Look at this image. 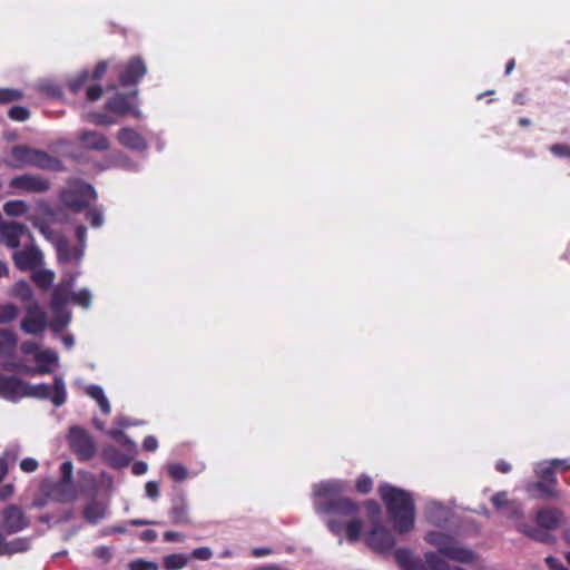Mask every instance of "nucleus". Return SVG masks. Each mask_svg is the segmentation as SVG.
<instances>
[{
  "label": "nucleus",
  "mask_w": 570,
  "mask_h": 570,
  "mask_svg": "<svg viewBox=\"0 0 570 570\" xmlns=\"http://www.w3.org/2000/svg\"><path fill=\"white\" fill-rule=\"evenodd\" d=\"M344 484L340 481H325L314 487L315 510L330 514L327 528L334 535H341L345 530L348 542H357L363 530L360 517L361 504L350 498L341 497Z\"/></svg>",
  "instance_id": "obj_1"
},
{
  "label": "nucleus",
  "mask_w": 570,
  "mask_h": 570,
  "mask_svg": "<svg viewBox=\"0 0 570 570\" xmlns=\"http://www.w3.org/2000/svg\"><path fill=\"white\" fill-rule=\"evenodd\" d=\"M379 493L395 531L400 534L411 531L415 522V505L411 493L387 483L380 485Z\"/></svg>",
  "instance_id": "obj_2"
},
{
  "label": "nucleus",
  "mask_w": 570,
  "mask_h": 570,
  "mask_svg": "<svg viewBox=\"0 0 570 570\" xmlns=\"http://www.w3.org/2000/svg\"><path fill=\"white\" fill-rule=\"evenodd\" d=\"M425 540L431 546L436 547L440 554L450 560L472 563L476 559V554L472 550L459 547L455 539L444 532L431 531L426 534Z\"/></svg>",
  "instance_id": "obj_3"
},
{
  "label": "nucleus",
  "mask_w": 570,
  "mask_h": 570,
  "mask_svg": "<svg viewBox=\"0 0 570 570\" xmlns=\"http://www.w3.org/2000/svg\"><path fill=\"white\" fill-rule=\"evenodd\" d=\"M95 188L87 183L78 181L60 194V199L66 207L79 213L87 208L91 200L96 199Z\"/></svg>",
  "instance_id": "obj_4"
},
{
  "label": "nucleus",
  "mask_w": 570,
  "mask_h": 570,
  "mask_svg": "<svg viewBox=\"0 0 570 570\" xmlns=\"http://www.w3.org/2000/svg\"><path fill=\"white\" fill-rule=\"evenodd\" d=\"M68 443L72 453L79 461H89L97 452V445L91 434L81 426L69 429Z\"/></svg>",
  "instance_id": "obj_5"
},
{
  "label": "nucleus",
  "mask_w": 570,
  "mask_h": 570,
  "mask_svg": "<svg viewBox=\"0 0 570 570\" xmlns=\"http://www.w3.org/2000/svg\"><path fill=\"white\" fill-rule=\"evenodd\" d=\"M31 396L41 400L50 399L56 406L65 404L67 399L66 387L63 380L56 376L53 380V386L41 383L37 385H29L24 383L23 397Z\"/></svg>",
  "instance_id": "obj_6"
},
{
  "label": "nucleus",
  "mask_w": 570,
  "mask_h": 570,
  "mask_svg": "<svg viewBox=\"0 0 570 570\" xmlns=\"http://www.w3.org/2000/svg\"><path fill=\"white\" fill-rule=\"evenodd\" d=\"M121 87L136 86L147 72V67L141 57H131L124 63L115 67Z\"/></svg>",
  "instance_id": "obj_7"
},
{
  "label": "nucleus",
  "mask_w": 570,
  "mask_h": 570,
  "mask_svg": "<svg viewBox=\"0 0 570 570\" xmlns=\"http://www.w3.org/2000/svg\"><path fill=\"white\" fill-rule=\"evenodd\" d=\"M9 187L16 191L42 194L50 189L51 183L48 178L38 174H22L12 177Z\"/></svg>",
  "instance_id": "obj_8"
},
{
  "label": "nucleus",
  "mask_w": 570,
  "mask_h": 570,
  "mask_svg": "<svg viewBox=\"0 0 570 570\" xmlns=\"http://www.w3.org/2000/svg\"><path fill=\"white\" fill-rule=\"evenodd\" d=\"M30 525V520L17 504H9L1 511L0 529L7 534L18 533Z\"/></svg>",
  "instance_id": "obj_9"
},
{
  "label": "nucleus",
  "mask_w": 570,
  "mask_h": 570,
  "mask_svg": "<svg viewBox=\"0 0 570 570\" xmlns=\"http://www.w3.org/2000/svg\"><path fill=\"white\" fill-rule=\"evenodd\" d=\"M137 90L128 94L116 92L112 97L107 99L105 108L117 116L130 114L135 118H139L140 111L137 108Z\"/></svg>",
  "instance_id": "obj_10"
},
{
  "label": "nucleus",
  "mask_w": 570,
  "mask_h": 570,
  "mask_svg": "<svg viewBox=\"0 0 570 570\" xmlns=\"http://www.w3.org/2000/svg\"><path fill=\"white\" fill-rule=\"evenodd\" d=\"M20 327L26 334L31 335L40 334L47 327L46 313L37 302L26 306V316L22 318Z\"/></svg>",
  "instance_id": "obj_11"
},
{
  "label": "nucleus",
  "mask_w": 570,
  "mask_h": 570,
  "mask_svg": "<svg viewBox=\"0 0 570 570\" xmlns=\"http://www.w3.org/2000/svg\"><path fill=\"white\" fill-rule=\"evenodd\" d=\"M365 541L373 551L379 553H387L395 546L394 535L382 524H374Z\"/></svg>",
  "instance_id": "obj_12"
},
{
  "label": "nucleus",
  "mask_w": 570,
  "mask_h": 570,
  "mask_svg": "<svg viewBox=\"0 0 570 570\" xmlns=\"http://www.w3.org/2000/svg\"><path fill=\"white\" fill-rule=\"evenodd\" d=\"M23 236L32 238L26 225L17 222L0 223V240L7 247L18 248Z\"/></svg>",
  "instance_id": "obj_13"
},
{
  "label": "nucleus",
  "mask_w": 570,
  "mask_h": 570,
  "mask_svg": "<svg viewBox=\"0 0 570 570\" xmlns=\"http://www.w3.org/2000/svg\"><path fill=\"white\" fill-rule=\"evenodd\" d=\"M13 263L19 271H33L42 264V254L36 246H28L12 255Z\"/></svg>",
  "instance_id": "obj_14"
},
{
  "label": "nucleus",
  "mask_w": 570,
  "mask_h": 570,
  "mask_svg": "<svg viewBox=\"0 0 570 570\" xmlns=\"http://www.w3.org/2000/svg\"><path fill=\"white\" fill-rule=\"evenodd\" d=\"M24 382L18 376L0 373V396L10 401L23 397Z\"/></svg>",
  "instance_id": "obj_15"
},
{
  "label": "nucleus",
  "mask_w": 570,
  "mask_h": 570,
  "mask_svg": "<svg viewBox=\"0 0 570 570\" xmlns=\"http://www.w3.org/2000/svg\"><path fill=\"white\" fill-rule=\"evenodd\" d=\"M117 140L120 145L131 150L144 151L147 149L146 139L132 128H121L117 132Z\"/></svg>",
  "instance_id": "obj_16"
},
{
  "label": "nucleus",
  "mask_w": 570,
  "mask_h": 570,
  "mask_svg": "<svg viewBox=\"0 0 570 570\" xmlns=\"http://www.w3.org/2000/svg\"><path fill=\"white\" fill-rule=\"evenodd\" d=\"M525 490L531 499H557L559 497L557 484H550L542 480L528 483Z\"/></svg>",
  "instance_id": "obj_17"
},
{
  "label": "nucleus",
  "mask_w": 570,
  "mask_h": 570,
  "mask_svg": "<svg viewBox=\"0 0 570 570\" xmlns=\"http://www.w3.org/2000/svg\"><path fill=\"white\" fill-rule=\"evenodd\" d=\"M31 166L41 170L55 173L63 171L66 169L59 158L53 157L47 151L40 149H36Z\"/></svg>",
  "instance_id": "obj_18"
},
{
  "label": "nucleus",
  "mask_w": 570,
  "mask_h": 570,
  "mask_svg": "<svg viewBox=\"0 0 570 570\" xmlns=\"http://www.w3.org/2000/svg\"><path fill=\"white\" fill-rule=\"evenodd\" d=\"M79 141L85 148L95 151H106L110 147L109 140L105 135L91 130L82 131L79 135Z\"/></svg>",
  "instance_id": "obj_19"
},
{
  "label": "nucleus",
  "mask_w": 570,
  "mask_h": 570,
  "mask_svg": "<svg viewBox=\"0 0 570 570\" xmlns=\"http://www.w3.org/2000/svg\"><path fill=\"white\" fill-rule=\"evenodd\" d=\"M36 149L26 145H16L11 148V157L13 161L10 166L20 169L24 166H31Z\"/></svg>",
  "instance_id": "obj_20"
},
{
  "label": "nucleus",
  "mask_w": 570,
  "mask_h": 570,
  "mask_svg": "<svg viewBox=\"0 0 570 570\" xmlns=\"http://www.w3.org/2000/svg\"><path fill=\"white\" fill-rule=\"evenodd\" d=\"M560 519L561 512L554 508H542L535 515L537 523L546 530L557 529L559 527Z\"/></svg>",
  "instance_id": "obj_21"
},
{
  "label": "nucleus",
  "mask_w": 570,
  "mask_h": 570,
  "mask_svg": "<svg viewBox=\"0 0 570 570\" xmlns=\"http://www.w3.org/2000/svg\"><path fill=\"white\" fill-rule=\"evenodd\" d=\"M49 495L58 502H70L76 498L72 483L58 481L51 485Z\"/></svg>",
  "instance_id": "obj_22"
},
{
  "label": "nucleus",
  "mask_w": 570,
  "mask_h": 570,
  "mask_svg": "<svg viewBox=\"0 0 570 570\" xmlns=\"http://www.w3.org/2000/svg\"><path fill=\"white\" fill-rule=\"evenodd\" d=\"M101 456L112 468H124L130 462V458L114 445L105 446Z\"/></svg>",
  "instance_id": "obj_23"
},
{
  "label": "nucleus",
  "mask_w": 570,
  "mask_h": 570,
  "mask_svg": "<svg viewBox=\"0 0 570 570\" xmlns=\"http://www.w3.org/2000/svg\"><path fill=\"white\" fill-rule=\"evenodd\" d=\"M169 515L174 524L189 523L188 507L186 500L183 497L173 500Z\"/></svg>",
  "instance_id": "obj_24"
},
{
  "label": "nucleus",
  "mask_w": 570,
  "mask_h": 570,
  "mask_svg": "<svg viewBox=\"0 0 570 570\" xmlns=\"http://www.w3.org/2000/svg\"><path fill=\"white\" fill-rule=\"evenodd\" d=\"M17 334L9 330L0 327V357L11 356L17 347Z\"/></svg>",
  "instance_id": "obj_25"
},
{
  "label": "nucleus",
  "mask_w": 570,
  "mask_h": 570,
  "mask_svg": "<svg viewBox=\"0 0 570 570\" xmlns=\"http://www.w3.org/2000/svg\"><path fill=\"white\" fill-rule=\"evenodd\" d=\"M491 502L493 507H495L497 509L505 508L509 518H519L522 514L520 508L514 502H510L508 500L507 492L502 491L495 493L494 495H492Z\"/></svg>",
  "instance_id": "obj_26"
},
{
  "label": "nucleus",
  "mask_w": 570,
  "mask_h": 570,
  "mask_svg": "<svg viewBox=\"0 0 570 570\" xmlns=\"http://www.w3.org/2000/svg\"><path fill=\"white\" fill-rule=\"evenodd\" d=\"M71 302L70 285H58L51 294L50 306L51 309L58 313V309Z\"/></svg>",
  "instance_id": "obj_27"
},
{
  "label": "nucleus",
  "mask_w": 570,
  "mask_h": 570,
  "mask_svg": "<svg viewBox=\"0 0 570 570\" xmlns=\"http://www.w3.org/2000/svg\"><path fill=\"white\" fill-rule=\"evenodd\" d=\"M86 393L98 403L101 412L105 415H108L110 413L111 407L109 401L106 397L104 390L99 385H88L86 387Z\"/></svg>",
  "instance_id": "obj_28"
},
{
  "label": "nucleus",
  "mask_w": 570,
  "mask_h": 570,
  "mask_svg": "<svg viewBox=\"0 0 570 570\" xmlns=\"http://www.w3.org/2000/svg\"><path fill=\"white\" fill-rule=\"evenodd\" d=\"M3 368L7 371H17V372L26 373L28 375L51 373V368L48 365L42 364V363H39L36 367H30L22 363H9V364H4Z\"/></svg>",
  "instance_id": "obj_29"
},
{
  "label": "nucleus",
  "mask_w": 570,
  "mask_h": 570,
  "mask_svg": "<svg viewBox=\"0 0 570 570\" xmlns=\"http://www.w3.org/2000/svg\"><path fill=\"white\" fill-rule=\"evenodd\" d=\"M395 560L402 570H413L414 564L423 563L420 559H414L412 553L406 548H399L394 552Z\"/></svg>",
  "instance_id": "obj_30"
},
{
  "label": "nucleus",
  "mask_w": 570,
  "mask_h": 570,
  "mask_svg": "<svg viewBox=\"0 0 570 570\" xmlns=\"http://www.w3.org/2000/svg\"><path fill=\"white\" fill-rule=\"evenodd\" d=\"M11 295L28 305L36 302L32 289L26 281L17 282L12 287Z\"/></svg>",
  "instance_id": "obj_31"
},
{
  "label": "nucleus",
  "mask_w": 570,
  "mask_h": 570,
  "mask_svg": "<svg viewBox=\"0 0 570 570\" xmlns=\"http://www.w3.org/2000/svg\"><path fill=\"white\" fill-rule=\"evenodd\" d=\"M424 561L430 570H465L456 566H450L446 561L440 558L438 553L431 551L424 554Z\"/></svg>",
  "instance_id": "obj_32"
},
{
  "label": "nucleus",
  "mask_w": 570,
  "mask_h": 570,
  "mask_svg": "<svg viewBox=\"0 0 570 570\" xmlns=\"http://www.w3.org/2000/svg\"><path fill=\"white\" fill-rule=\"evenodd\" d=\"M519 531H521L522 533H524L525 535H528L529 538L535 540V541H539V542H543V543H547V542H550L551 541V535L550 533L546 530V529H539V528H533L531 525H528V524H520L518 527Z\"/></svg>",
  "instance_id": "obj_33"
},
{
  "label": "nucleus",
  "mask_w": 570,
  "mask_h": 570,
  "mask_svg": "<svg viewBox=\"0 0 570 570\" xmlns=\"http://www.w3.org/2000/svg\"><path fill=\"white\" fill-rule=\"evenodd\" d=\"M104 517L105 509L97 502H90L83 509V518L91 524H97Z\"/></svg>",
  "instance_id": "obj_34"
},
{
  "label": "nucleus",
  "mask_w": 570,
  "mask_h": 570,
  "mask_svg": "<svg viewBox=\"0 0 570 570\" xmlns=\"http://www.w3.org/2000/svg\"><path fill=\"white\" fill-rule=\"evenodd\" d=\"M188 560V556L183 553H171L164 558L163 567L166 570H179L187 566Z\"/></svg>",
  "instance_id": "obj_35"
},
{
  "label": "nucleus",
  "mask_w": 570,
  "mask_h": 570,
  "mask_svg": "<svg viewBox=\"0 0 570 570\" xmlns=\"http://www.w3.org/2000/svg\"><path fill=\"white\" fill-rule=\"evenodd\" d=\"M29 209L24 200H9L3 205V212L7 216L19 217L24 215Z\"/></svg>",
  "instance_id": "obj_36"
},
{
  "label": "nucleus",
  "mask_w": 570,
  "mask_h": 570,
  "mask_svg": "<svg viewBox=\"0 0 570 570\" xmlns=\"http://www.w3.org/2000/svg\"><path fill=\"white\" fill-rule=\"evenodd\" d=\"M55 279V273L49 269L35 271L32 273V281L41 289H47L51 286Z\"/></svg>",
  "instance_id": "obj_37"
},
{
  "label": "nucleus",
  "mask_w": 570,
  "mask_h": 570,
  "mask_svg": "<svg viewBox=\"0 0 570 570\" xmlns=\"http://www.w3.org/2000/svg\"><path fill=\"white\" fill-rule=\"evenodd\" d=\"M89 81V72L87 70H82L77 73L73 78L68 80L67 87L69 91L73 95L79 94Z\"/></svg>",
  "instance_id": "obj_38"
},
{
  "label": "nucleus",
  "mask_w": 570,
  "mask_h": 570,
  "mask_svg": "<svg viewBox=\"0 0 570 570\" xmlns=\"http://www.w3.org/2000/svg\"><path fill=\"white\" fill-rule=\"evenodd\" d=\"M86 121L94 124L96 126H110L116 124V119L102 111H91L88 112L85 117Z\"/></svg>",
  "instance_id": "obj_39"
},
{
  "label": "nucleus",
  "mask_w": 570,
  "mask_h": 570,
  "mask_svg": "<svg viewBox=\"0 0 570 570\" xmlns=\"http://www.w3.org/2000/svg\"><path fill=\"white\" fill-rule=\"evenodd\" d=\"M56 249H57V258L59 262L68 263L72 261V247H70L69 242L65 237H60L56 242Z\"/></svg>",
  "instance_id": "obj_40"
},
{
  "label": "nucleus",
  "mask_w": 570,
  "mask_h": 570,
  "mask_svg": "<svg viewBox=\"0 0 570 570\" xmlns=\"http://www.w3.org/2000/svg\"><path fill=\"white\" fill-rule=\"evenodd\" d=\"M19 315L18 307L12 303L0 304V324H9Z\"/></svg>",
  "instance_id": "obj_41"
},
{
  "label": "nucleus",
  "mask_w": 570,
  "mask_h": 570,
  "mask_svg": "<svg viewBox=\"0 0 570 570\" xmlns=\"http://www.w3.org/2000/svg\"><path fill=\"white\" fill-rule=\"evenodd\" d=\"M167 472L175 482H183L188 478V470L180 463L168 464Z\"/></svg>",
  "instance_id": "obj_42"
},
{
  "label": "nucleus",
  "mask_w": 570,
  "mask_h": 570,
  "mask_svg": "<svg viewBox=\"0 0 570 570\" xmlns=\"http://www.w3.org/2000/svg\"><path fill=\"white\" fill-rule=\"evenodd\" d=\"M363 505L366 509V513H367L370 520L372 521L373 525L374 524H381L380 523V518H381V512L382 511H381V507L377 503V501H375V500H366V501H364Z\"/></svg>",
  "instance_id": "obj_43"
},
{
  "label": "nucleus",
  "mask_w": 570,
  "mask_h": 570,
  "mask_svg": "<svg viewBox=\"0 0 570 570\" xmlns=\"http://www.w3.org/2000/svg\"><path fill=\"white\" fill-rule=\"evenodd\" d=\"M373 490V480L370 475L363 473L355 480V491L360 494H368Z\"/></svg>",
  "instance_id": "obj_44"
},
{
  "label": "nucleus",
  "mask_w": 570,
  "mask_h": 570,
  "mask_svg": "<svg viewBox=\"0 0 570 570\" xmlns=\"http://www.w3.org/2000/svg\"><path fill=\"white\" fill-rule=\"evenodd\" d=\"M535 473L539 480L550 482V484H558L556 470L553 469V465H551L550 463L538 468L535 470Z\"/></svg>",
  "instance_id": "obj_45"
},
{
  "label": "nucleus",
  "mask_w": 570,
  "mask_h": 570,
  "mask_svg": "<svg viewBox=\"0 0 570 570\" xmlns=\"http://www.w3.org/2000/svg\"><path fill=\"white\" fill-rule=\"evenodd\" d=\"M71 302L83 308H88L91 304V294L88 289L82 288L76 293H71Z\"/></svg>",
  "instance_id": "obj_46"
},
{
  "label": "nucleus",
  "mask_w": 570,
  "mask_h": 570,
  "mask_svg": "<svg viewBox=\"0 0 570 570\" xmlns=\"http://www.w3.org/2000/svg\"><path fill=\"white\" fill-rule=\"evenodd\" d=\"M8 116L14 121H26L30 117V111L22 106H13L9 109Z\"/></svg>",
  "instance_id": "obj_47"
},
{
  "label": "nucleus",
  "mask_w": 570,
  "mask_h": 570,
  "mask_svg": "<svg viewBox=\"0 0 570 570\" xmlns=\"http://www.w3.org/2000/svg\"><path fill=\"white\" fill-rule=\"evenodd\" d=\"M86 219L89 222L91 227L98 228L104 224V217L100 209L92 207L86 213Z\"/></svg>",
  "instance_id": "obj_48"
},
{
  "label": "nucleus",
  "mask_w": 570,
  "mask_h": 570,
  "mask_svg": "<svg viewBox=\"0 0 570 570\" xmlns=\"http://www.w3.org/2000/svg\"><path fill=\"white\" fill-rule=\"evenodd\" d=\"M22 98L21 91L17 89H0V104L18 101Z\"/></svg>",
  "instance_id": "obj_49"
},
{
  "label": "nucleus",
  "mask_w": 570,
  "mask_h": 570,
  "mask_svg": "<svg viewBox=\"0 0 570 570\" xmlns=\"http://www.w3.org/2000/svg\"><path fill=\"white\" fill-rule=\"evenodd\" d=\"M104 89L100 85H89L86 87V99L88 101H97L101 98Z\"/></svg>",
  "instance_id": "obj_50"
},
{
  "label": "nucleus",
  "mask_w": 570,
  "mask_h": 570,
  "mask_svg": "<svg viewBox=\"0 0 570 570\" xmlns=\"http://www.w3.org/2000/svg\"><path fill=\"white\" fill-rule=\"evenodd\" d=\"M36 361L38 363H42V364H52L58 361V356L55 352H52L50 350L39 351L36 354Z\"/></svg>",
  "instance_id": "obj_51"
},
{
  "label": "nucleus",
  "mask_w": 570,
  "mask_h": 570,
  "mask_svg": "<svg viewBox=\"0 0 570 570\" xmlns=\"http://www.w3.org/2000/svg\"><path fill=\"white\" fill-rule=\"evenodd\" d=\"M551 154L559 158H570V146L567 144H553L549 147Z\"/></svg>",
  "instance_id": "obj_52"
},
{
  "label": "nucleus",
  "mask_w": 570,
  "mask_h": 570,
  "mask_svg": "<svg viewBox=\"0 0 570 570\" xmlns=\"http://www.w3.org/2000/svg\"><path fill=\"white\" fill-rule=\"evenodd\" d=\"M107 69H108V62H107L106 60H101V61H99V62L96 65V67H95V69H94V71H92V73H91V75H89V79H91V80H94V81H99V80H101V78H102V77H104V75L106 73Z\"/></svg>",
  "instance_id": "obj_53"
},
{
  "label": "nucleus",
  "mask_w": 570,
  "mask_h": 570,
  "mask_svg": "<svg viewBox=\"0 0 570 570\" xmlns=\"http://www.w3.org/2000/svg\"><path fill=\"white\" fill-rule=\"evenodd\" d=\"M72 463L70 461H66L60 466L61 479L59 481L72 483Z\"/></svg>",
  "instance_id": "obj_54"
},
{
  "label": "nucleus",
  "mask_w": 570,
  "mask_h": 570,
  "mask_svg": "<svg viewBox=\"0 0 570 570\" xmlns=\"http://www.w3.org/2000/svg\"><path fill=\"white\" fill-rule=\"evenodd\" d=\"M39 466V463L33 458H24L20 462V469L26 473H32L35 472Z\"/></svg>",
  "instance_id": "obj_55"
},
{
  "label": "nucleus",
  "mask_w": 570,
  "mask_h": 570,
  "mask_svg": "<svg viewBox=\"0 0 570 570\" xmlns=\"http://www.w3.org/2000/svg\"><path fill=\"white\" fill-rule=\"evenodd\" d=\"M213 556L208 547H200L193 550L190 557L198 560H209Z\"/></svg>",
  "instance_id": "obj_56"
},
{
  "label": "nucleus",
  "mask_w": 570,
  "mask_h": 570,
  "mask_svg": "<svg viewBox=\"0 0 570 570\" xmlns=\"http://www.w3.org/2000/svg\"><path fill=\"white\" fill-rule=\"evenodd\" d=\"M131 570H157V564L145 560H136L130 563Z\"/></svg>",
  "instance_id": "obj_57"
},
{
  "label": "nucleus",
  "mask_w": 570,
  "mask_h": 570,
  "mask_svg": "<svg viewBox=\"0 0 570 570\" xmlns=\"http://www.w3.org/2000/svg\"><path fill=\"white\" fill-rule=\"evenodd\" d=\"M20 351L26 355H30V354L36 355L39 352V346L33 341H24L20 345Z\"/></svg>",
  "instance_id": "obj_58"
},
{
  "label": "nucleus",
  "mask_w": 570,
  "mask_h": 570,
  "mask_svg": "<svg viewBox=\"0 0 570 570\" xmlns=\"http://www.w3.org/2000/svg\"><path fill=\"white\" fill-rule=\"evenodd\" d=\"M544 561L549 570H569L561 561L552 556L547 557Z\"/></svg>",
  "instance_id": "obj_59"
},
{
  "label": "nucleus",
  "mask_w": 570,
  "mask_h": 570,
  "mask_svg": "<svg viewBox=\"0 0 570 570\" xmlns=\"http://www.w3.org/2000/svg\"><path fill=\"white\" fill-rule=\"evenodd\" d=\"M146 494L153 499L156 500L159 497V485L156 481H149L145 485Z\"/></svg>",
  "instance_id": "obj_60"
},
{
  "label": "nucleus",
  "mask_w": 570,
  "mask_h": 570,
  "mask_svg": "<svg viewBox=\"0 0 570 570\" xmlns=\"http://www.w3.org/2000/svg\"><path fill=\"white\" fill-rule=\"evenodd\" d=\"M69 323V314L68 313H61V314H58L53 324H52V327L56 330V331H60L62 330L63 327L67 326V324Z\"/></svg>",
  "instance_id": "obj_61"
},
{
  "label": "nucleus",
  "mask_w": 570,
  "mask_h": 570,
  "mask_svg": "<svg viewBox=\"0 0 570 570\" xmlns=\"http://www.w3.org/2000/svg\"><path fill=\"white\" fill-rule=\"evenodd\" d=\"M142 448L145 451L153 452L158 448V441L155 436L148 435L145 438L142 442Z\"/></svg>",
  "instance_id": "obj_62"
},
{
  "label": "nucleus",
  "mask_w": 570,
  "mask_h": 570,
  "mask_svg": "<svg viewBox=\"0 0 570 570\" xmlns=\"http://www.w3.org/2000/svg\"><path fill=\"white\" fill-rule=\"evenodd\" d=\"M9 546L11 552H21L27 549L28 541L26 539H16Z\"/></svg>",
  "instance_id": "obj_63"
},
{
  "label": "nucleus",
  "mask_w": 570,
  "mask_h": 570,
  "mask_svg": "<svg viewBox=\"0 0 570 570\" xmlns=\"http://www.w3.org/2000/svg\"><path fill=\"white\" fill-rule=\"evenodd\" d=\"M14 487L11 483L3 484L0 487V501H6L12 497Z\"/></svg>",
  "instance_id": "obj_64"
}]
</instances>
